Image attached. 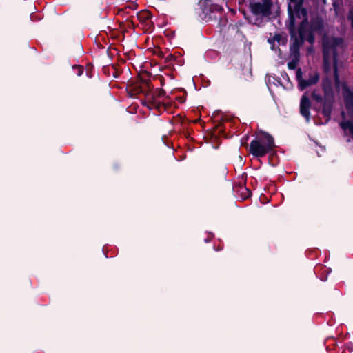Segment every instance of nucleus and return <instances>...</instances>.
Wrapping results in <instances>:
<instances>
[{
  "instance_id": "12",
  "label": "nucleus",
  "mask_w": 353,
  "mask_h": 353,
  "mask_svg": "<svg viewBox=\"0 0 353 353\" xmlns=\"http://www.w3.org/2000/svg\"><path fill=\"white\" fill-rule=\"evenodd\" d=\"M319 80V74L315 72L314 74H310L308 79L301 82V90H304L307 87L315 85Z\"/></svg>"
},
{
  "instance_id": "4",
  "label": "nucleus",
  "mask_w": 353,
  "mask_h": 353,
  "mask_svg": "<svg viewBox=\"0 0 353 353\" xmlns=\"http://www.w3.org/2000/svg\"><path fill=\"white\" fill-rule=\"evenodd\" d=\"M308 19L302 20L294 28L288 30L292 43H298L299 50L307 41L311 46L315 43V32L307 30Z\"/></svg>"
},
{
  "instance_id": "19",
  "label": "nucleus",
  "mask_w": 353,
  "mask_h": 353,
  "mask_svg": "<svg viewBox=\"0 0 353 353\" xmlns=\"http://www.w3.org/2000/svg\"><path fill=\"white\" fill-rule=\"evenodd\" d=\"M73 71L77 76H81L83 73L84 68L82 65H74L72 67Z\"/></svg>"
},
{
  "instance_id": "7",
  "label": "nucleus",
  "mask_w": 353,
  "mask_h": 353,
  "mask_svg": "<svg viewBox=\"0 0 353 353\" xmlns=\"http://www.w3.org/2000/svg\"><path fill=\"white\" fill-rule=\"evenodd\" d=\"M272 6V0H263V3L250 2V8L252 13L255 15H263L268 17L271 14V8Z\"/></svg>"
},
{
  "instance_id": "13",
  "label": "nucleus",
  "mask_w": 353,
  "mask_h": 353,
  "mask_svg": "<svg viewBox=\"0 0 353 353\" xmlns=\"http://www.w3.org/2000/svg\"><path fill=\"white\" fill-rule=\"evenodd\" d=\"M338 54L334 52V81L335 87L337 90L339 89L340 87V78L339 74V70H338Z\"/></svg>"
},
{
  "instance_id": "28",
  "label": "nucleus",
  "mask_w": 353,
  "mask_h": 353,
  "mask_svg": "<svg viewBox=\"0 0 353 353\" xmlns=\"http://www.w3.org/2000/svg\"><path fill=\"white\" fill-rule=\"evenodd\" d=\"M113 77H114V78H117V77H118V74H117V72H114V73L113 74Z\"/></svg>"
},
{
  "instance_id": "24",
  "label": "nucleus",
  "mask_w": 353,
  "mask_h": 353,
  "mask_svg": "<svg viewBox=\"0 0 353 353\" xmlns=\"http://www.w3.org/2000/svg\"><path fill=\"white\" fill-rule=\"evenodd\" d=\"M245 142H242L241 143V145L243 146V147H245V148H248V144L247 143V141L249 138L248 135H246L245 137Z\"/></svg>"
},
{
  "instance_id": "17",
  "label": "nucleus",
  "mask_w": 353,
  "mask_h": 353,
  "mask_svg": "<svg viewBox=\"0 0 353 353\" xmlns=\"http://www.w3.org/2000/svg\"><path fill=\"white\" fill-rule=\"evenodd\" d=\"M273 40H275V41H276L279 43V45H285L287 42L286 37H283L280 34H275L274 36L273 37Z\"/></svg>"
},
{
  "instance_id": "26",
  "label": "nucleus",
  "mask_w": 353,
  "mask_h": 353,
  "mask_svg": "<svg viewBox=\"0 0 353 353\" xmlns=\"http://www.w3.org/2000/svg\"><path fill=\"white\" fill-rule=\"evenodd\" d=\"M164 83H165V79H164L163 77H161V85H163Z\"/></svg>"
},
{
  "instance_id": "15",
  "label": "nucleus",
  "mask_w": 353,
  "mask_h": 353,
  "mask_svg": "<svg viewBox=\"0 0 353 353\" xmlns=\"http://www.w3.org/2000/svg\"><path fill=\"white\" fill-rule=\"evenodd\" d=\"M165 91L163 88H157L152 93L148 94L150 97H154L155 99L164 97L165 96Z\"/></svg>"
},
{
  "instance_id": "22",
  "label": "nucleus",
  "mask_w": 353,
  "mask_h": 353,
  "mask_svg": "<svg viewBox=\"0 0 353 353\" xmlns=\"http://www.w3.org/2000/svg\"><path fill=\"white\" fill-rule=\"evenodd\" d=\"M175 59L174 56L172 55V54H169L165 58V62L166 63H170L172 60H174Z\"/></svg>"
},
{
  "instance_id": "6",
  "label": "nucleus",
  "mask_w": 353,
  "mask_h": 353,
  "mask_svg": "<svg viewBox=\"0 0 353 353\" xmlns=\"http://www.w3.org/2000/svg\"><path fill=\"white\" fill-rule=\"evenodd\" d=\"M341 86L345 107L351 120L341 121L339 126L344 131L349 130L350 133L353 136V90L350 89L346 82H343Z\"/></svg>"
},
{
  "instance_id": "20",
  "label": "nucleus",
  "mask_w": 353,
  "mask_h": 353,
  "mask_svg": "<svg viewBox=\"0 0 353 353\" xmlns=\"http://www.w3.org/2000/svg\"><path fill=\"white\" fill-rule=\"evenodd\" d=\"M353 352V343L352 342H348L345 344L343 353H352Z\"/></svg>"
},
{
  "instance_id": "18",
  "label": "nucleus",
  "mask_w": 353,
  "mask_h": 353,
  "mask_svg": "<svg viewBox=\"0 0 353 353\" xmlns=\"http://www.w3.org/2000/svg\"><path fill=\"white\" fill-rule=\"evenodd\" d=\"M296 80L298 81L299 88V90H301V82L304 81L305 79H303V72H302V70L301 68H299L296 70Z\"/></svg>"
},
{
  "instance_id": "9",
  "label": "nucleus",
  "mask_w": 353,
  "mask_h": 353,
  "mask_svg": "<svg viewBox=\"0 0 353 353\" xmlns=\"http://www.w3.org/2000/svg\"><path fill=\"white\" fill-rule=\"evenodd\" d=\"M145 105L150 109L156 110L159 114H161L163 111L168 110L170 107H171L170 103L164 101L162 102L159 99H155L154 97H150L148 94L147 95Z\"/></svg>"
},
{
  "instance_id": "5",
  "label": "nucleus",
  "mask_w": 353,
  "mask_h": 353,
  "mask_svg": "<svg viewBox=\"0 0 353 353\" xmlns=\"http://www.w3.org/2000/svg\"><path fill=\"white\" fill-rule=\"evenodd\" d=\"M304 2L305 0H288V19L285 23L288 30L296 27V19H308V12L303 6Z\"/></svg>"
},
{
  "instance_id": "27",
  "label": "nucleus",
  "mask_w": 353,
  "mask_h": 353,
  "mask_svg": "<svg viewBox=\"0 0 353 353\" xmlns=\"http://www.w3.org/2000/svg\"><path fill=\"white\" fill-rule=\"evenodd\" d=\"M341 117L343 119H345V112L343 110L341 112Z\"/></svg>"
},
{
  "instance_id": "16",
  "label": "nucleus",
  "mask_w": 353,
  "mask_h": 353,
  "mask_svg": "<svg viewBox=\"0 0 353 353\" xmlns=\"http://www.w3.org/2000/svg\"><path fill=\"white\" fill-rule=\"evenodd\" d=\"M239 191L241 192L242 199L244 200L249 198L252 194L251 191L246 187H240Z\"/></svg>"
},
{
  "instance_id": "25",
  "label": "nucleus",
  "mask_w": 353,
  "mask_h": 353,
  "mask_svg": "<svg viewBox=\"0 0 353 353\" xmlns=\"http://www.w3.org/2000/svg\"><path fill=\"white\" fill-rule=\"evenodd\" d=\"M178 100L180 103H184L185 101V97H178Z\"/></svg>"
},
{
  "instance_id": "3",
  "label": "nucleus",
  "mask_w": 353,
  "mask_h": 353,
  "mask_svg": "<svg viewBox=\"0 0 353 353\" xmlns=\"http://www.w3.org/2000/svg\"><path fill=\"white\" fill-rule=\"evenodd\" d=\"M343 43L344 39L342 37H330L327 34L322 36L323 70L325 74H327L331 72V54L334 61V52H336L338 54L336 48L342 46Z\"/></svg>"
},
{
  "instance_id": "23",
  "label": "nucleus",
  "mask_w": 353,
  "mask_h": 353,
  "mask_svg": "<svg viewBox=\"0 0 353 353\" xmlns=\"http://www.w3.org/2000/svg\"><path fill=\"white\" fill-rule=\"evenodd\" d=\"M268 42L271 45V49L274 50L275 49V40H273V37H270L268 39Z\"/></svg>"
},
{
  "instance_id": "1",
  "label": "nucleus",
  "mask_w": 353,
  "mask_h": 353,
  "mask_svg": "<svg viewBox=\"0 0 353 353\" xmlns=\"http://www.w3.org/2000/svg\"><path fill=\"white\" fill-rule=\"evenodd\" d=\"M321 86L323 96L316 90H313L311 94V98L314 103L312 108L318 112H321L325 118L326 123H327L331 119L335 102V94L331 79L328 77L323 78Z\"/></svg>"
},
{
  "instance_id": "21",
  "label": "nucleus",
  "mask_w": 353,
  "mask_h": 353,
  "mask_svg": "<svg viewBox=\"0 0 353 353\" xmlns=\"http://www.w3.org/2000/svg\"><path fill=\"white\" fill-rule=\"evenodd\" d=\"M347 19L351 22V28L353 29V8L350 10Z\"/></svg>"
},
{
  "instance_id": "10",
  "label": "nucleus",
  "mask_w": 353,
  "mask_h": 353,
  "mask_svg": "<svg viewBox=\"0 0 353 353\" xmlns=\"http://www.w3.org/2000/svg\"><path fill=\"white\" fill-rule=\"evenodd\" d=\"M298 43H291L290 45V54L292 59L288 63V67L290 70H294L299 61L300 50H299Z\"/></svg>"
},
{
  "instance_id": "2",
  "label": "nucleus",
  "mask_w": 353,
  "mask_h": 353,
  "mask_svg": "<svg viewBox=\"0 0 353 353\" xmlns=\"http://www.w3.org/2000/svg\"><path fill=\"white\" fill-rule=\"evenodd\" d=\"M276 147L274 137L268 132L260 131L249 146V152L253 157L261 158L272 152Z\"/></svg>"
},
{
  "instance_id": "29",
  "label": "nucleus",
  "mask_w": 353,
  "mask_h": 353,
  "mask_svg": "<svg viewBox=\"0 0 353 353\" xmlns=\"http://www.w3.org/2000/svg\"><path fill=\"white\" fill-rule=\"evenodd\" d=\"M244 14L245 18L246 19L249 20V19H248V18L246 17V14H245V12H244V14Z\"/></svg>"
},
{
  "instance_id": "8",
  "label": "nucleus",
  "mask_w": 353,
  "mask_h": 353,
  "mask_svg": "<svg viewBox=\"0 0 353 353\" xmlns=\"http://www.w3.org/2000/svg\"><path fill=\"white\" fill-rule=\"evenodd\" d=\"M307 30L315 32L319 34H326L324 32L325 23L321 16L316 14L310 18V21H308Z\"/></svg>"
},
{
  "instance_id": "14",
  "label": "nucleus",
  "mask_w": 353,
  "mask_h": 353,
  "mask_svg": "<svg viewBox=\"0 0 353 353\" xmlns=\"http://www.w3.org/2000/svg\"><path fill=\"white\" fill-rule=\"evenodd\" d=\"M137 18L141 23H148L152 18V14L147 10H143L137 13Z\"/></svg>"
},
{
  "instance_id": "11",
  "label": "nucleus",
  "mask_w": 353,
  "mask_h": 353,
  "mask_svg": "<svg viewBox=\"0 0 353 353\" xmlns=\"http://www.w3.org/2000/svg\"><path fill=\"white\" fill-rule=\"evenodd\" d=\"M311 102L309 97L304 94L301 99L300 102V114L305 119L307 122L310 121V108Z\"/></svg>"
}]
</instances>
